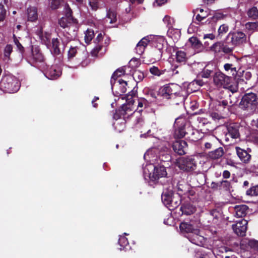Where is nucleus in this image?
Returning <instances> with one entry per match:
<instances>
[{
    "label": "nucleus",
    "mask_w": 258,
    "mask_h": 258,
    "mask_svg": "<svg viewBox=\"0 0 258 258\" xmlns=\"http://www.w3.org/2000/svg\"><path fill=\"white\" fill-rule=\"evenodd\" d=\"M180 231L187 234L186 237L192 243L203 246L206 242L205 237L201 235L199 227L188 222H181L179 226Z\"/></svg>",
    "instance_id": "1"
},
{
    "label": "nucleus",
    "mask_w": 258,
    "mask_h": 258,
    "mask_svg": "<svg viewBox=\"0 0 258 258\" xmlns=\"http://www.w3.org/2000/svg\"><path fill=\"white\" fill-rule=\"evenodd\" d=\"M88 54L84 46L82 48L71 46L68 52V59L73 66L77 67L79 66L85 67L89 63L87 60Z\"/></svg>",
    "instance_id": "2"
},
{
    "label": "nucleus",
    "mask_w": 258,
    "mask_h": 258,
    "mask_svg": "<svg viewBox=\"0 0 258 258\" xmlns=\"http://www.w3.org/2000/svg\"><path fill=\"white\" fill-rule=\"evenodd\" d=\"M164 95L170 99H176V104L183 103L187 97V92L185 88L176 84H170L164 86L162 89Z\"/></svg>",
    "instance_id": "3"
},
{
    "label": "nucleus",
    "mask_w": 258,
    "mask_h": 258,
    "mask_svg": "<svg viewBox=\"0 0 258 258\" xmlns=\"http://www.w3.org/2000/svg\"><path fill=\"white\" fill-rule=\"evenodd\" d=\"M225 39L228 46L225 47V50L227 52H232L236 46H239L246 42V36L241 31H231Z\"/></svg>",
    "instance_id": "4"
},
{
    "label": "nucleus",
    "mask_w": 258,
    "mask_h": 258,
    "mask_svg": "<svg viewBox=\"0 0 258 258\" xmlns=\"http://www.w3.org/2000/svg\"><path fill=\"white\" fill-rule=\"evenodd\" d=\"M257 105L258 97L254 93L244 94L239 103L240 108L249 114H252L256 111Z\"/></svg>",
    "instance_id": "5"
},
{
    "label": "nucleus",
    "mask_w": 258,
    "mask_h": 258,
    "mask_svg": "<svg viewBox=\"0 0 258 258\" xmlns=\"http://www.w3.org/2000/svg\"><path fill=\"white\" fill-rule=\"evenodd\" d=\"M20 87L18 79L10 75L3 77L0 82V89L6 93H15L19 90Z\"/></svg>",
    "instance_id": "6"
},
{
    "label": "nucleus",
    "mask_w": 258,
    "mask_h": 258,
    "mask_svg": "<svg viewBox=\"0 0 258 258\" xmlns=\"http://www.w3.org/2000/svg\"><path fill=\"white\" fill-rule=\"evenodd\" d=\"M178 167L182 170L190 172L196 168V163L191 157L182 158L177 161Z\"/></svg>",
    "instance_id": "7"
},
{
    "label": "nucleus",
    "mask_w": 258,
    "mask_h": 258,
    "mask_svg": "<svg viewBox=\"0 0 258 258\" xmlns=\"http://www.w3.org/2000/svg\"><path fill=\"white\" fill-rule=\"evenodd\" d=\"M188 122L183 117H178L176 119L174 123L175 128L174 136L177 138H182L185 136V126Z\"/></svg>",
    "instance_id": "8"
},
{
    "label": "nucleus",
    "mask_w": 258,
    "mask_h": 258,
    "mask_svg": "<svg viewBox=\"0 0 258 258\" xmlns=\"http://www.w3.org/2000/svg\"><path fill=\"white\" fill-rule=\"evenodd\" d=\"M230 81V77L221 72L215 73L213 76L214 83L218 87L227 88L229 86Z\"/></svg>",
    "instance_id": "9"
},
{
    "label": "nucleus",
    "mask_w": 258,
    "mask_h": 258,
    "mask_svg": "<svg viewBox=\"0 0 258 258\" xmlns=\"http://www.w3.org/2000/svg\"><path fill=\"white\" fill-rule=\"evenodd\" d=\"M110 83L113 92H115L117 95H121L126 91L127 82L122 79H111Z\"/></svg>",
    "instance_id": "10"
},
{
    "label": "nucleus",
    "mask_w": 258,
    "mask_h": 258,
    "mask_svg": "<svg viewBox=\"0 0 258 258\" xmlns=\"http://www.w3.org/2000/svg\"><path fill=\"white\" fill-rule=\"evenodd\" d=\"M248 222L245 219H241L232 225V229L235 233L238 236H244L247 230Z\"/></svg>",
    "instance_id": "11"
},
{
    "label": "nucleus",
    "mask_w": 258,
    "mask_h": 258,
    "mask_svg": "<svg viewBox=\"0 0 258 258\" xmlns=\"http://www.w3.org/2000/svg\"><path fill=\"white\" fill-rule=\"evenodd\" d=\"M167 175V172L164 166L157 167L155 166V168L153 170L152 173L151 180L154 181H158L162 183V181H158L160 179L166 177Z\"/></svg>",
    "instance_id": "12"
},
{
    "label": "nucleus",
    "mask_w": 258,
    "mask_h": 258,
    "mask_svg": "<svg viewBox=\"0 0 258 258\" xmlns=\"http://www.w3.org/2000/svg\"><path fill=\"white\" fill-rule=\"evenodd\" d=\"M204 85V82L201 80H195L191 82L186 84H183V88H185L186 91L187 92V96L188 94L192 92L198 91L200 88Z\"/></svg>",
    "instance_id": "13"
},
{
    "label": "nucleus",
    "mask_w": 258,
    "mask_h": 258,
    "mask_svg": "<svg viewBox=\"0 0 258 258\" xmlns=\"http://www.w3.org/2000/svg\"><path fill=\"white\" fill-rule=\"evenodd\" d=\"M172 148L174 151L180 155H184L187 150V144L184 141L179 140L173 143Z\"/></svg>",
    "instance_id": "14"
},
{
    "label": "nucleus",
    "mask_w": 258,
    "mask_h": 258,
    "mask_svg": "<svg viewBox=\"0 0 258 258\" xmlns=\"http://www.w3.org/2000/svg\"><path fill=\"white\" fill-rule=\"evenodd\" d=\"M44 75L48 79L55 80L60 76L61 71L58 67L52 66L46 71Z\"/></svg>",
    "instance_id": "15"
},
{
    "label": "nucleus",
    "mask_w": 258,
    "mask_h": 258,
    "mask_svg": "<svg viewBox=\"0 0 258 258\" xmlns=\"http://www.w3.org/2000/svg\"><path fill=\"white\" fill-rule=\"evenodd\" d=\"M239 125L238 123H234L230 124L227 126V129L228 133L226 137L229 136L232 139H237L239 137ZM228 138L226 137L225 140L227 141Z\"/></svg>",
    "instance_id": "16"
},
{
    "label": "nucleus",
    "mask_w": 258,
    "mask_h": 258,
    "mask_svg": "<svg viewBox=\"0 0 258 258\" xmlns=\"http://www.w3.org/2000/svg\"><path fill=\"white\" fill-rule=\"evenodd\" d=\"M151 36H149L145 37L138 42L135 48L137 53L141 55L144 52L146 47L150 42V38H151Z\"/></svg>",
    "instance_id": "17"
},
{
    "label": "nucleus",
    "mask_w": 258,
    "mask_h": 258,
    "mask_svg": "<svg viewBox=\"0 0 258 258\" xmlns=\"http://www.w3.org/2000/svg\"><path fill=\"white\" fill-rule=\"evenodd\" d=\"M236 153L240 160L244 163H248L251 158V155L249 153L239 147L235 148Z\"/></svg>",
    "instance_id": "18"
},
{
    "label": "nucleus",
    "mask_w": 258,
    "mask_h": 258,
    "mask_svg": "<svg viewBox=\"0 0 258 258\" xmlns=\"http://www.w3.org/2000/svg\"><path fill=\"white\" fill-rule=\"evenodd\" d=\"M151 36L152 37L150 38V41H153L154 46L160 51L163 49L165 42L164 38L162 36Z\"/></svg>",
    "instance_id": "19"
},
{
    "label": "nucleus",
    "mask_w": 258,
    "mask_h": 258,
    "mask_svg": "<svg viewBox=\"0 0 258 258\" xmlns=\"http://www.w3.org/2000/svg\"><path fill=\"white\" fill-rule=\"evenodd\" d=\"M228 46V44L226 43V39H225L224 41L223 42H216L215 44H214L211 47V49L212 51H214L215 52H219L221 51H223V52L225 53H229L231 52H227L225 50V47H227Z\"/></svg>",
    "instance_id": "20"
},
{
    "label": "nucleus",
    "mask_w": 258,
    "mask_h": 258,
    "mask_svg": "<svg viewBox=\"0 0 258 258\" xmlns=\"http://www.w3.org/2000/svg\"><path fill=\"white\" fill-rule=\"evenodd\" d=\"M235 216L237 218H242L246 214L248 207L245 205H236L234 207Z\"/></svg>",
    "instance_id": "21"
},
{
    "label": "nucleus",
    "mask_w": 258,
    "mask_h": 258,
    "mask_svg": "<svg viewBox=\"0 0 258 258\" xmlns=\"http://www.w3.org/2000/svg\"><path fill=\"white\" fill-rule=\"evenodd\" d=\"M31 50L32 58L36 62H42L43 56L40 52L39 48L37 46H32Z\"/></svg>",
    "instance_id": "22"
},
{
    "label": "nucleus",
    "mask_w": 258,
    "mask_h": 258,
    "mask_svg": "<svg viewBox=\"0 0 258 258\" xmlns=\"http://www.w3.org/2000/svg\"><path fill=\"white\" fill-rule=\"evenodd\" d=\"M224 154V150L222 147H219L216 150L209 152L207 155L208 158L213 160L220 158Z\"/></svg>",
    "instance_id": "23"
},
{
    "label": "nucleus",
    "mask_w": 258,
    "mask_h": 258,
    "mask_svg": "<svg viewBox=\"0 0 258 258\" xmlns=\"http://www.w3.org/2000/svg\"><path fill=\"white\" fill-rule=\"evenodd\" d=\"M28 20L31 22H34L37 20L38 13L37 9L35 7H30L27 9Z\"/></svg>",
    "instance_id": "24"
},
{
    "label": "nucleus",
    "mask_w": 258,
    "mask_h": 258,
    "mask_svg": "<svg viewBox=\"0 0 258 258\" xmlns=\"http://www.w3.org/2000/svg\"><path fill=\"white\" fill-rule=\"evenodd\" d=\"M154 168L155 166L152 163L147 164L145 166H143V174L145 179L149 178L151 180L152 175V172L153 171Z\"/></svg>",
    "instance_id": "25"
},
{
    "label": "nucleus",
    "mask_w": 258,
    "mask_h": 258,
    "mask_svg": "<svg viewBox=\"0 0 258 258\" xmlns=\"http://www.w3.org/2000/svg\"><path fill=\"white\" fill-rule=\"evenodd\" d=\"M188 42L191 47L198 52L200 51L203 48L202 44L196 37L190 38L188 40Z\"/></svg>",
    "instance_id": "26"
},
{
    "label": "nucleus",
    "mask_w": 258,
    "mask_h": 258,
    "mask_svg": "<svg viewBox=\"0 0 258 258\" xmlns=\"http://www.w3.org/2000/svg\"><path fill=\"white\" fill-rule=\"evenodd\" d=\"M182 214L191 215L196 211V208L190 204H186L180 207Z\"/></svg>",
    "instance_id": "27"
},
{
    "label": "nucleus",
    "mask_w": 258,
    "mask_h": 258,
    "mask_svg": "<svg viewBox=\"0 0 258 258\" xmlns=\"http://www.w3.org/2000/svg\"><path fill=\"white\" fill-rule=\"evenodd\" d=\"M187 130L188 131H190L191 134L189 136H187L190 140L193 142H195L199 139V133L196 130L193 129L192 127L190 125L189 123H187Z\"/></svg>",
    "instance_id": "28"
},
{
    "label": "nucleus",
    "mask_w": 258,
    "mask_h": 258,
    "mask_svg": "<svg viewBox=\"0 0 258 258\" xmlns=\"http://www.w3.org/2000/svg\"><path fill=\"white\" fill-rule=\"evenodd\" d=\"M224 69L229 75L235 77L237 74L236 68L232 63H227L224 64Z\"/></svg>",
    "instance_id": "29"
},
{
    "label": "nucleus",
    "mask_w": 258,
    "mask_h": 258,
    "mask_svg": "<svg viewBox=\"0 0 258 258\" xmlns=\"http://www.w3.org/2000/svg\"><path fill=\"white\" fill-rule=\"evenodd\" d=\"M52 48L50 50L51 53L56 56L60 54V50L58 46L59 45V42L57 38H53L52 39Z\"/></svg>",
    "instance_id": "30"
},
{
    "label": "nucleus",
    "mask_w": 258,
    "mask_h": 258,
    "mask_svg": "<svg viewBox=\"0 0 258 258\" xmlns=\"http://www.w3.org/2000/svg\"><path fill=\"white\" fill-rule=\"evenodd\" d=\"M172 190L169 191H163L161 196V199L163 203L166 206H169V204L173 196Z\"/></svg>",
    "instance_id": "31"
},
{
    "label": "nucleus",
    "mask_w": 258,
    "mask_h": 258,
    "mask_svg": "<svg viewBox=\"0 0 258 258\" xmlns=\"http://www.w3.org/2000/svg\"><path fill=\"white\" fill-rule=\"evenodd\" d=\"M118 244L120 247V250H127L130 249L127 239L124 236H120L118 239Z\"/></svg>",
    "instance_id": "32"
},
{
    "label": "nucleus",
    "mask_w": 258,
    "mask_h": 258,
    "mask_svg": "<svg viewBox=\"0 0 258 258\" xmlns=\"http://www.w3.org/2000/svg\"><path fill=\"white\" fill-rule=\"evenodd\" d=\"M58 24L60 26L63 28H66L69 27V29L74 28V26L71 23V20L70 18L67 17H62L59 20Z\"/></svg>",
    "instance_id": "33"
},
{
    "label": "nucleus",
    "mask_w": 258,
    "mask_h": 258,
    "mask_svg": "<svg viewBox=\"0 0 258 258\" xmlns=\"http://www.w3.org/2000/svg\"><path fill=\"white\" fill-rule=\"evenodd\" d=\"M180 204V201L179 199V197L177 195H173L171 200H170V202L169 204V206L167 207L169 209H174V208H177Z\"/></svg>",
    "instance_id": "34"
},
{
    "label": "nucleus",
    "mask_w": 258,
    "mask_h": 258,
    "mask_svg": "<svg viewBox=\"0 0 258 258\" xmlns=\"http://www.w3.org/2000/svg\"><path fill=\"white\" fill-rule=\"evenodd\" d=\"M116 14L113 11L109 10L107 11L106 21H109L110 24H113L116 22Z\"/></svg>",
    "instance_id": "35"
},
{
    "label": "nucleus",
    "mask_w": 258,
    "mask_h": 258,
    "mask_svg": "<svg viewBox=\"0 0 258 258\" xmlns=\"http://www.w3.org/2000/svg\"><path fill=\"white\" fill-rule=\"evenodd\" d=\"M148 105V101L145 98H140L138 100V107L136 112H141L143 111V108Z\"/></svg>",
    "instance_id": "36"
},
{
    "label": "nucleus",
    "mask_w": 258,
    "mask_h": 258,
    "mask_svg": "<svg viewBox=\"0 0 258 258\" xmlns=\"http://www.w3.org/2000/svg\"><path fill=\"white\" fill-rule=\"evenodd\" d=\"M115 129L118 132H121L125 128V122L123 119L116 120L114 123Z\"/></svg>",
    "instance_id": "37"
},
{
    "label": "nucleus",
    "mask_w": 258,
    "mask_h": 258,
    "mask_svg": "<svg viewBox=\"0 0 258 258\" xmlns=\"http://www.w3.org/2000/svg\"><path fill=\"white\" fill-rule=\"evenodd\" d=\"M94 36L93 30L87 29L85 32L84 40L86 43H89Z\"/></svg>",
    "instance_id": "38"
},
{
    "label": "nucleus",
    "mask_w": 258,
    "mask_h": 258,
    "mask_svg": "<svg viewBox=\"0 0 258 258\" xmlns=\"http://www.w3.org/2000/svg\"><path fill=\"white\" fill-rule=\"evenodd\" d=\"M176 61L178 62H184L186 59V54L185 52L180 50L176 53Z\"/></svg>",
    "instance_id": "39"
},
{
    "label": "nucleus",
    "mask_w": 258,
    "mask_h": 258,
    "mask_svg": "<svg viewBox=\"0 0 258 258\" xmlns=\"http://www.w3.org/2000/svg\"><path fill=\"white\" fill-rule=\"evenodd\" d=\"M247 15L248 17L251 19H258V10L256 7H253L248 10L247 12Z\"/></svg>",
    "instance_id": "40"
},
{
    "label": "nucleus",
    "mask_w": 258,
    "mask_h": 258,
    "mask_svg": "<svg viewBox=\"0 0 258 258\" xmlns=\"http://www.w3.org/2000/svg\"><path fill=\"white\" fill-rule=\"evenodd\" d=\"M150 72L154 76L159 77L164 74L165 70H160L157 67L152 66L149 69Z\"/></svg>",
    "instance_id": "41"
},
{
    "label": "nucleus",
    "mask_w": 258,
    "mask_h": 258,
    "mask_svg": "<svg viewBox=\"0 0 258 258\" xmlns=\"http://www.w3.org/2000/svg\"><path fill=\"white\" fill-rule=\"evenodd\" d=\"M246 194L250 196H258V185H255L251 187L246 190Z\"/></svg>",
    "instance_id": "42"
},
{
    "label": "nucleus",
    "mask_w": 258,
    "mask_h": 258,
    "mask_svg": "<svg viewBox=\"0 0 258 258\" xmlns=\"http://www.w3.org/2000/svg\"><path fill=\"white\" fill-rule=\"evenodd\" d=\"M245 27L248 30L257 31L258 30V22H248L245 24Z\"/></svg>",
    "instance_id": "43"
},
{
    "label": "nucleus",
    "mask_w": 258,
    "mask_h": 258,
    "mask_svg": "<svg viewBox=\"0 0 258 258\" xmlns=\"http://www.w3.org/2000/svg\"><path fill=\"white\" fill-rule=\"evenodd\" d=\"M229 30V27L226 24L221 25L218 30V36L222 37L224 34L226 33Z\"/></svg>",
    "instance_id": "44"
},
{
    "label": "nucleus",
    "mask_w": 258,
    "mask_h": 258,
    "mask_svg": "<svg viewBox=\"0 0 258 258\" xmlns=\"http://www.w3.org/2000/svg\"><path fill=\"white\" fill-rule=\"evenodd\" d=\"M88 4L92 11H96L99 8L98 0H88Z\"/></svg>",
    "instance_id": "45"
},
{
    "label": "nucleus",
    "mask_w": 258,
    "mask_h": 258,
    "mask_svg": "<svg viewBox=\"0 0 258 258\" xmlns=\"http://www.w3.org/2000/svg\"><path fill=\"white\" fill-rule=\"evenodd\" d=\"M125 71L123 68H119L117 69L115 72L113 74L111 79L116 80L118 79V78L121 75L124 74Z\"/></svg>",
    "instance_id": "46"
},
{
    "label": "nucleus",
    "mask_w": 258,
    "mask_h": 258,
    "mask_svg": "<svg viewBox=\"0 0 258 258\" xmlns=\"http://www.w3.org/2000/svg\"><path fill=\"white\" fill-rule=\"evenodd\" d=\"M246 244L251 248H253L257 251L258 249V241L254 239H249L247 240Z\"/></svg>",
    "instance_id": "47"
},
{
    "label": "nucleus",
    "mask_w": 258,
    "mask_h": 258,
    "mask_svg": "<svg viewBox=\"0 0 258 258\" xmlns=\"http://www.w3.org/2000/svg\"><path fill=\"white\" fill-rule=\"evenodd\" d=\"M212 72V71L205 68L199 74V76L202 78H208Z\"/></svg>",
    "instance_id": "48"
},
{
    "label": "nucleus",
    "mask_w": 258,
    "mask_h": 258,
    "mask_svg": "<svg viewBox=\"0 0 258 258\" xmlns=\"http://www.w3.org/2000/svg\"><path fill=\"white\" fill-rule=\"evenodd\" d=\"M62 0H51L50 3V7L52 9H57L60 6Z\"/></svg>",
    "instance_id": "49"
},
{
    "label": "nucleus",
    "mask_w": 258,
    "mask_h": 258,
    "mask_svg": "<svg viewBox=\"0 0 258 258\" xmlns=\"http://www.w3.org/2000/svg\"><path fill=\"white\" fill-rule=\"evenodd\" d=\"M76 35V33L75 32V30H74L73 34H71L69 33L68 36H66L64 35L63 37L61 38V41L63 44V45H65L67 44L68 42L71 41L73 38V36H74Z\"/></svg>",
    "instance_id": "50"
},
{
    "label": "nucleus",
    "mask_w": 258,
    "mask_h": 258,
    "mask_svg": "<svg viewBox=\"0 0 258 258\" xmlns=\"http://www.w3.org/2000/svg\"><path fill=\"white\" fill-rule=\"evenodd\" d=\"M13 47L10 44H8L5 48V59H8L10 54L12 51Z\"/></svg>",
    "instance_id": "51"
},
{
    "label": "nucleus",
    "mask_w": 258,
    "mask_h": 258,
    "mask_svg": "<svg viewBox=\"0 0 258 258\" xmlns=\"http://www.w3.org/2000/svg\"><path fill=\"white\" fill-rule=\"evenodd\" d=\"M221 185L225 190H230L232 187L231 183L227 180H222Z\"/></svg>",
    "instance_id": "52"
},
{
    "label": "nucleus",
    "mask_w": 258,
    "mask_h": 258,
    "mask_svg": "<svg viewBox=\"0 0 258 258\" xmlns=\"http://www.w3.org/2000/svg\"><path fill=\"white\" fill-rule=\"evenodd\" d=\"M6 16V10L4 6L0 4V22L3 21Z\"/></svg>",
    "instance_id": "53"
},
{
    "label": "nucleus",
    "mask_w": 258,
    "mask_h": 258,
    "mask_svg": "<svg viewBox=\"0 0 258 258\" xmlns=\"http://www.w3.org/2000/svg\"><path fill=\"white\" fill-rule=\"evenodd\" d=\"M163 21L167 25V26L170 27L172 22H173V20L170 17L168 16H165L163 19Z\"/></svg>",
    "instance_id": "54"
},
{
    "label": "nucleus",
    "mask_w": 258,
    "mask_h": 258,
    "mask_svg": "<svg viewBox=\"0 0 258 258\" xmlns=\"http://www.w3.org/2000/svg\"><path fill=\"white\" fill-rule=\"evenodd\" d=\"M14 41L15 45L17 46L18 50L21 53H22L24 51V47L22 46V45L19 42V41L16 39V37L14 38Z\"/></svg>",
    "instance_id": "55"
},
{
    "label": "nucleus",
    "mask_w": 258,
    "mask_h": 258,
    "mask_svg": "<svg viewBox=\"0 0 258 258\" xmlns=\"http://www.w3.org/2000/svg\"><path fill=\"white\" fill-rule=\"evenodd\" d=\"M102 48V46L100 45H96L93 49L91 51V54L93 56H96L97 55V53L101 50Z\"/></svg>",
    "instance_id": "56"
},
{
    "label": "nucleus",
    "mask_w": 258,
    "mask_h": 258,
    "mask_svg": "<svg viewBox=\"0 0 258 258\" xmlns=\"http://www.w3.org/2000/svg\"><path fill=\"white\" fill-rule=\"evenodd\" d=\"M197 120L202 126L205 125L209 122L207 118L203 117H198L197 118Z\"/></svg>",
    "instance_id": "57"
},
{
    "label": "nucleus",
    "mask_w": 258,
    "mask_h": 258,
    "mask_svg": "<svg viewBox=\"0 0 258 258\" xmlns=\"http://www.w3.org/2000/svg\"><path fill=\"white\" fill-rule=\"evenodd\" d=\"M184 182L182 181L181 183L178 182L176 183V188L178 191H182L184 190V185L183 184Z\"/></svg>",
    "instance_id": "58"
},
{
    "label": "nucleus",
    "mask_w": 258,
    "mask_h": 258,
    "mask_svg": "<svg viewBox=\"0 0 258 258\" xmlns=\"http://www.w3.org/2000/svg\"><path fill=\"white\" fill-rule=\"evenodd\" d=\"M133 77L134 79L138 77L139 80H142L144 78V75L140 72H135L133 74Z\"/></svg>",
    "instance_id": "59"
},
{
    "label": "nucleus",
    "mask_w": 258,
    "mask_h": 258,
    "mask_svg": "<svg viewBox=\"0 0 258 258\" xmlns=\"http://www.w3.org/2000/svg\"><path fill=\"white\" fill-rule=\"evenodd\" d=\"M167 0H155V2L153 3L154 6H160L167 2Z\"/></svg>",
    "instance_id": "60"
},
{
    "label": "nucleus",
    "mask_w": 258,
    "mask_h": 258,
    "mask_svg": "<svg viewBox=\"0 0 258 258\" xmlns=\"http://www.w3.org/2000/svg\"><path fill=\"white\" fill-rule=\"evenodd\" d=\"M128 109L129 108L127 107V105H124L122 106L121 109L119 111L120 113L123 115L127 114V111Z\"/></svg>",
    "instance_id": "61"
},
{
    "label": "nucleus",
    "mask_w": 258,
    "mask_h": 258,
    "mask_svg": "<svg viewBox=\"0 0 258 258\" xmlns=\"http://www.w3.org/2000/svg\"><path fill=\"white\" fill-rule=\"evenodd\" d=\"M210 116L214 120H218L220 118V115L216 112H212L210 114Z\"/></svg>",
    "instance_id": "62"
},
{
    "label": "nucleus",
    "mask_w": 258,
    "mask_h": 258,
    "mask_svg": "<svg viewBox=\"0 0 258 258\" xmlns=\"http://www.w3.org/2000/svg\"><path fill=\"white\" fill-rule=\"evenodd\" d=\"M222 176L224 178H229L230 176V173L228 170H224L223 172Z\"/></svg>",
    "instance_id": "63"
},
{
    "label": "nucleus",
    "mask_w": 258,
    "mask_h": 258,
    "mask_svg": "<svg viewBox=\"0 0 258 258\" xmlns=\"http://www.w3.org/2000/svg\"><path fill=\"white\" fill-rule=\"evenodd\" d=\"M103 35L101 33H99L95 38V41L96 43H99L103 39Z\"/></svg>",
    "instance_id": "64"
}]
</instances>
